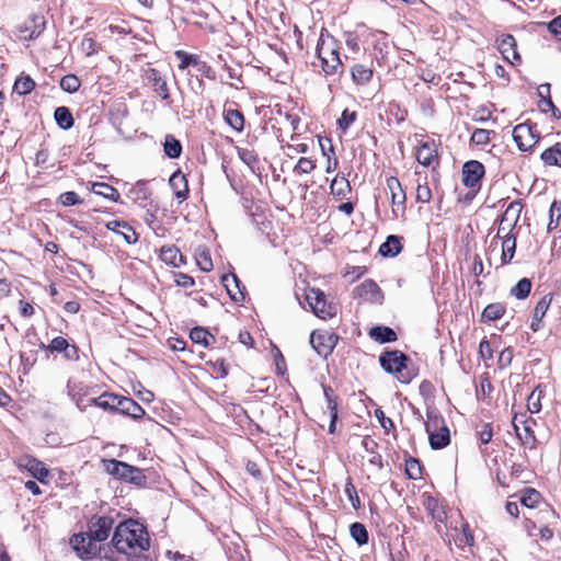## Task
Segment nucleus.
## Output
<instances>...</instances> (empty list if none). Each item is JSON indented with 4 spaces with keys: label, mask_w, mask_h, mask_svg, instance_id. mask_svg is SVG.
I'll list each match as a JSON object with an SVG mask.
<instances>
[{
    "label": "nucleus",
    "mask_w": 561,
    "mask_h": 561,
    "mask_svg": "<svg viewBox=\"0 0 561 561\" xmlns=\"http://www.w3.org/2000/svg\"><path fill=\"white\" fill-rule=\"evenodd\" d=\"M375 416L378 419L381 427L385 431L389 432L391 428L394 427L392 420L389 417H386L383 411L380 408L375 410Z\"/></svg>",
    "instance_id": "obj_57"
},
{
    "label": "nucleus",
    "mask_w": 561,
    "mask_h": 561,
    "mask_svg": "<svg viewBox=\"0 0 561 561\" xmlns=\"http://www.w3.org/2000/svg\"><path fill=\"white\" fill-rule=\"evenodd\" d=\"M70 545L78 557L84 560L95 558L101 553L100 543L88 534H76L70 539Z\"/></svg>",
    "instance_id": "obj_5"
},
{
    "label": "nucleus",
    "mask_w": 561,
    "mask_h": 561,
    "mask_svg": "<svg viewBox=\"0 0 561 561\" xmlns=\"http://www.w3.org/2000/svg\"><path fill=\"white\" fill-rule=\"evenodd\" d=\"M522 209H523V205L520 202L514 201V202L510 203V205L505 209L504 214L502 215L503 221L504 222L511 221V222H513V225H516L519 219Z\"/></svg>",
    "instance_id": "obj_38"
},
{
    "label": "nucleus",
    "mask_w": 561,
    "mask_h": 561,
    "mask_svg": "<svg viewBox=\"0 0 561 561\" xmlns=\"http://www.w3.org/2000/svg\"><path fill=\"white\" fill-rule=\"evenodd\" d=\"M324 397L327 400V408L331 411H337V403L333 397V390L330 387H323Z\"/></svg>",
    "instance_id": "obj_62"
},
{
    "label": "nucleus",
    "mask_w": 561,
    "mask_h": 561,
    "mask_svg": "<svg viewBox=\"0 0 561 561\" xmlns=\"http://www.w3.org/2000/svg\"><path fill=\"white\" fill-rule=\"evenodd\" d=\"M81 82L75 75H66L60 80V88L69 93H75L79 90Z\"/></svg>",
    "instance_id": "obj_46"
},
{
    "label": "nucleus",
    "mask_w": 561,
    "mask_h": 561,
    "mask_svg": "<svg viewBox=\"0 0 561 561\" xmlns=\"http://www.w3.org/2000/svg\"><path fill=\"white\" fill-rule=\"evenodd\" d=\"M100 400H101V396L95 397V398H89L87 400L79 399V400H77L76 404L80 411L85 412L89 407L98 408Z\"/></svg>",
    "instance_id": "obj_60"
},
{
    "label": "nucleus",
    "mask_w": 561,
    "mask_h": 561,
    "mask_svg": "<svg viewBox=\"0 0 561 561\" xmlns=\"http://www.w3.org/2000/svg\"><path fill=\"white\" fill-rule=\"evenodd\" d=\"M105 471L116 479L135 484L137 486H145L147 477L140 468L130 466L124 461L116 459L103 460Z\"/></svg>",
    "instance_id": "obj_4"
},
{
    "label": "nucleus",
    "mask_w": 561,
    "mask_h": 561,
    "mask_svg": "<svg viewBox=\"0 0 561 561\" xmlns=\"http://www.w3.org/2000/svg\"><path fill=\"white\" fill-rule=\"evenodd\" d=\"M332 335L329 334H316L314 332L310 336V343L314 351L320 355L327 357L333 348Z\"/></svg>",
    "instance_id": "obj_21"
},
{
    "label": "nucleus",
    "mask_w": 561,
    "mask_h": 561,
    "mask_svg": "<svg viewBox=\"0 0 561 561\" xmlns=\"http://www.w3.org/2000/svg\"><path fill=\"white\" fill-rule=\"evenodd\" d=\"M221 284L226 288L229 297L234 302H240V301L244 300V293H243L244 287L241 288V286H240L241 283L236 274L230 273V274L222 275Z\"/></svg>",
    "instance_id": "obj_14"
},
{
    "label": "nucleus",
    "mask_w": 561,
    "mask_h": 561,
    "mask_svg": "<svg viewBox=\"0 0 561 561\" xmlns=\"http://www.w3.org/2000/svg\"><path fill=\"white\" fill-rule=\"evenodd\" d=\"M535 423L534 420L522 421L523 432L517 433V437L520 439L522 444L530 449L536 448V436L534 431L531 430L529 423Z\"/></svg>",
    "instance_id": "obj_30"
},
{
    "label": "nucleus",
    "mask_w": 561,
    "mask_h": 561,
    "mask_svg": "<svg viewBox=\"0 0 561 561\" xmlns=\"http://www.w3.org/2000/svg\"><path fill=\"white\" fill-rule=\"evenodd\" d=\"M483 175L484 165L477 160H470L462 167V183L467 187L474 188L479 186Z\"/></svg>",
    "instance_id": "obj_12"
},
{
    "label": "nucleus",
    "mask_w": 561,
    "mask_h": 561,
    "mask_svg": "<svg viewBox=\"0 0 561 561\" xmlns=\"http://www.w3.org/2000/svg\"><path fill=\"white\" fill-rule=\"evenodd\" d=\"M515 226L516 225H513V222H511V221L504 222L503 218L501 217V221H500L497 232H496V238L503 240L508 237H515L514 234H512V231L515 228Z\"/></svg>",
    "instance_id": "obj_54"
},
{
    "label": "nucleus",
    "mask_w": 561,
    "mask_h": 561,
    "mask_svg": "<svg viewBox=\"0 0 561 561\" xmlns=\"http://www.w3.org/2000/svg\"><path fill=\"white\" fill-rule=\"evenodd\" d=\"M432 198V192H431V188L424 184H419L417 187H416V201L419 203H423V204H426V203H430Z\"/></svg>",
    "instance_id": "obj_55"
},
{
    "label": "nucleus",
    "mask_w": 561,
    "mask_h": 561,
    "mask_svg": "<svg viewBox=\"0 0 561 561\" xmlns=\"http://www.w3.org/2000/svg\"><path fill=\"white\" fill-rule=\"evenodd\" d=\"M345 493L352 502L354 508H357L359 505V497L357 495L356 488L351 480H348L345 484Z\"/></svg>",
    "instance_id": "obj_56"
},
{
    "label": "nucleus",
    "mask_w": 561,
    "mask_h": 561,
    "mask_svg": "<svg viewBox=\"0 0 561 561\" xmlns=\"http://www.w3.org/2000/svg\"><path fill=\"white\" fill-rule=\"evenodd\" d=\"M55 119L58 126L65 130L73 126V117L71 112L66 106H59L55 110Z\"/></svg>",
    "instance_id": "obj_31"
},
{
    "label": "nucleus",
    "mask_w": 561,
    "mask_h": 561,
    "mask_svg": "<svg viewBox=\"0 0 561 561\" xmlns=\"http://www.w3.org/2000/svg\"><path fill=\"white\" fill-rule=\"evenodd\" d=\"M551 301H552V295L547 294L543 297H541L540 300L537 302V305L534 309L533 320L530 323V329L534 332H537L542 328V319H543L547 310L549 309Z\"/></svg>",
    "instance_id": "obj_15"
},
{
    "label": "nucleus",
    "mask_w": 561,
    "mask_h": 561,
    "mask_svg": "<svg viewBox=\"0 0 561 561\" xmlns=\"http://www.w3.org/2000/svg\"><path fill=\"white\" fill-rule=\"evenodd\" d=\"M513 139L520 151H529L539 141L540 136L535 134L530 125L524 123L514 127Z\"/></svg>",
    "instance_id": "obj_8"
},
{
    "label": "nucleus",
    "mask_w": 561,
    "mask_h": 561,
    "mask_svg": "<svg viewBox=\"0 0 561 561\" xmlns=\"http://www.w3.org/2000/svg\"><path fill=\"white\" fill-rule=\"evenodd\" d=\"M369 336L379 343H389L397 341V333L389 327H374L369 331Z\"/></svg>",
    "instance_id": "obj_23"
},
{
    "label": "nucleus",
    "mask_w": 561,
    "mask_h": 561,
    "mask_svg": "<svg viewBox=\"0 0 561 561\" xmlns=\"http://www.w3.org/2000/svg\"><path fill=\"white\" fill-rule=\"evenodd\" d=\"M225 122L232 127L236 131H242L244 128V117L238 110L225 111Z\"/></svg>",
    "instance_id": "obj_32"
},
{
    "label": "nucleus",
    "mask_w": 561,
    "mask_h": 561,
    "mask_svg": "<svg viewBox=\"0 0 561 561\" xmlns=\"http://www.w3.org/2000/svg\"><path fill=\"white\" fill-rule=\"evenodd\" d=\"M112 545L119 553L127 557H139L149 549L150 538L145 525L134 519H127L116 526Z\"/></svg>",
    "instance_id": "obj_1"
},
{
    "label": "nucleus",
    "mask_w": 561,
    "mask_h": 561,
    "mask_svg": "<svg viewBox=\"0 0 561 561\" xmlns=\"http://www.w3.org/2000/svg\"><path fill=\"white\" fill-rule=\"evenodd\" d=\"M402 250L401 239L398 236H389L380 245L379 253L385 257H393Z\"/></svg>",
    "instance_id": "obj_22"
},
{
    "label": "nucleus",
    "mask_w": 561,
    "mask_h": 561,
    "mask_svg": "<svg viewBox=\"0 0 561 561\" xmlns=\"http://www.w3.org/2000/svg\"><path fill=\"white\" fill-rule=\"evenodd\" d=\"M26 468L32 477L37 479L41 483L48 482L49 471L45 467L44 462L36 459H31L28 460Z\"/></svg>",
    "instance_id": "obj_26"
},
{
    "label": "nucleus",
    "mask_w": 561,
    "mask_h": 561,
    "mask_svg": "<svg viewBox=\"0 0 561 561\" xmlns=\"http://www.w3.org/2000/svg\"><path fill=\"white\" fill-rule=\"evenodd\" d=\"M516 251V237H508L502 240V264L511 263Z\"/></svg>",
    "instance_id": "obj_33"
},
{
    "label": "nucleus",
    "mask_w": 561,
    "mask_h": 561,
    "mask_svg": "<svg viewBox=\"0 0 561 561\" xmlns=\"http://www.w3.org/2000/svg\"><path fill=\"white\" fill-rule=\"evenodd\" d=\"M548 30L559 39L561 41V15L554 18L548 24Z\"/></svg>",
    "instance_id": "obj_63"
},
{
    "label": "nucleus",
    "mask_w": 561,
    "mask_h": 561,
    "mask_svg": "<svg viewBox=\"0 0 561 561\" xmlns=\"http://www.w3.org/2000/svg\"><path fill=\"white\" fill-rule=\"evenodd\" d=\"M95 41L91 37H84L81 42L82 50L88 55H92L95 51Z\"/></svg>",
    "instance_id": "obj_64"
},
{
    "label": "nucleus",
    "mask_w": 561,
    "mask_h": 561,
    "mask_svg": "<svg viewBox=\"0 0 561 561\" xmlns=\"http://www.w3.org/2000/svg\"><path fill=\"white\" fill-rule=\"evenodd\" d=\"M540 497L541 495L538 491L528 488L524 491L520 497V503L526 507L533 508L539 503Z\"/></svg>",
    "instance_id": "obj_45"
},
{
    "label": "nucleus",
    "mask_w": 561,
    "mask_h": 561,
    "mask_svg": "<svg viewBox=\"0 0 561 561\" xmlns=\"http://www.w3.org/2000/svg\"><path fill=\"white\" fill-rule=\"evenodd\" d=\"M351 75L355 83L364 85L371 80L373 70L362 64H357L352 67Z\"/></svg>",
    "instance_id": "obj_29"
},
{
    "label": "nucleus",
    "mask_w": 561,
    "mask_h": 561,
    "mask_svg": "<svg viewBox=\"0 0 561 561\" xmlns=\"http://www.w3.org/2000/svg\"><path fill=\"white\" fill-rule=\"evenodd\" d=\"M91 190L94 194L101 195L112 202H117L119 199L118 191L107 183L95 182L92 184Z\"/></svg>",
    "instance_id": "obj_28"
},
{
    "label": "nucleus",
    "mask_w": 561,
    "mask_h": 561,
    "mask_svg": "<svg viewBox=\"0 0 561 561\" xmlns=\"http://www.w3.org/2000/svg\"><path fill=\"white\" fill-rule=\"evenodd\" d=\"M428 433V440L432 449H442L450 442V434L448 427L444 424L443 419L435 417L426 425Z\"/></svg>",
    "instance_id": "obj_7"
},
{
    "label": "nucleus",
    "mask_w": 561,
    "mask_h": 561,
    "mask_svg": "<svg viewBox=\"0 0 561 561\" xmlns=\"http://www.w3.org/2000/svg\"><path fill=\"white\" fill-rule=\"evenodd\" d=\"M117 403H119L118 396L105 392V393L101 394V400L99 402L98 408H100L106 412H110V413H115V412H117V410H116Z\"/></svg>",
    "instance_id": "obj_44"
},
{
    "label": "nucleus",
    "mask_w": 561,
    "mask_h": 561,
    "mask_svg": "<svg viewBox=\"0 0 561 561\" xmlns=\"http://www.w3.org/2000/svg\"><path fill=\"white\" fill-rule=\"evenodd\" d=\"M356 113L350 112L347 108L342 112L341 117L337 119L339 128L346 131L347 128L355 122Z\"/></svg>",
    "instance_id": "obj_51"
},
{
    "label": "nucleus",
    "mask_w": 561,
    "mask_h": 561,
    "mask_svg": "<svg viewBox=\"0 0 561 561\" xmlns=\"http://www.w3.org/2000/svg\"><path fill=\"white\" fill-rule=\"evenodd\" d=\"M356 295L365 300L376 302L381 297L379 286L373 279H365L355 288Z\"/></svg>",
    "instance_id": "obj_16"
},
{
    "label": "nucleus",
    "mask_w": 561,
    "mask_h": 561,
    "mask_svg": "<svg viewBox=\"0 0 561 561\" xmlns=\"http://www.w3.org/2000/svg\"><path fill=\"white\" fill-rule=\"evenodd\" d=\"M362 444H363V447L365 448V450L367 453H369L371 456L369 458V462L371 465L377 466L379 469L382 468L381 456L378 453H376V448L378 447V444L374 439H370V438L363 439Z\"/></svg>",
    "instance_id": "obj_40"
},
{
    "label": "nucleus",
    "mask_w": 561,
    "mask_h": 561,
    "mask_svg": "<svg viewBox=\"0 0 561 561\" xmlns=\"http://www.w3.org/2000/svg\"><path fill=\"white\" fill-rule=\"evenodd\" d=\"M540 158L546 165L561 168V144L558 142L546 149L541 153Z\"/></svg>",
    "instance_id": "obj_27"
},
{
    "label": "nucleus",
    "mask_w": 561,
    "mask_h": 561,
    "mask_svg": "<svg viewBox=\"0 0 561 561\" xmlns=\"http://www.w3.org/2000/svg\"><path fill=\"white\" fill-rule=\"evenodd\" d=\"M116 410L121 414L129 415L134 419L141 417L145 410L133 399L126 397H118Z\"/></svg>",
    "instance_id": "obj_20"
},
{
    "label": "nucleus",
    "mask_w": 561,
    "mask_h": 561,
    "mask_svg": "<svg viewBox=\"0 0 561 561\" xmlns=\"http://www.w3.org/2000/svg\"><path fill=\"white\" fill-rule=\"evenodd\" d=\"M316 168L312 160L308 158H300L294 168V172L297 174L310 173Z\"/></svg>",
    "instance_id": "obj_53"
},
{
    "label": "nucleus",
    "mask_w": 561,
    "mask_h": 561,
    "mask_svg": "<svg viewBox=\"0 0 561 561\" xmlns=\"http://www.w3.org/2000/svg\"><path fill=\"white\" fill-rule=\"evenodd\" d=\"M505 312V306L500 302H494L488 305L483 312L482 317L488 321H494L496 319H500Z\"/></svg>",
    "instance_id": "obj_43"
},
{
    "label": "nucleus",
    "mask_w": 561,
    "mask_h": 561,
    "mask_svg": "<svg viewBox=\"0 0 561 561\" xmlns=\"http://www.w3.org/2000/svg\"><path fill=\"white\" fill-rule=\"evenodd\" d=\"M169 184L174 192L179 203L184 202L188 196V184L185 175L181 171H176L169 180Z\"/></svg>",
    "instance_id": "obj_17"
},
{
    "label": "nucleus",
    "mask_w": 561,
    "mask_h": 561,
    "mask_svg": "<svg viewBox=\"0 0 561 561\" xmlns=\"http://www.w3.org/2000/svg\"><path fill=\"white\" fill-rule=\"evenodd\" d=\"M352 538L359 545L368 542V531L362 523H353L350 527Z\"/></svg>",
    "instance_id": "obj_41"
},
{
    "label": "nucleus",
    "mask_w": 561,
    "mask_h": 561,
    "mask_svg": "<svg viewBox=\"0 0 561 561\" xmlns=\"http://www.w3.org/2000/svg\"><path fill=\"white\" fill-rule=\"evenodd\" d=\"M306 299L317 317L328 319L335 316V307L327 302L325 295L320 289L310 288Z\"/></svg>",
    "instance_id": "obj_6"
},
{
    "label": "nucleus",
    "mask_w": 561,
    "mask_h": 561,
    "mask_svg": "<svg viewBox=\"0 0 561 561\" xmlns=\"http://www.w3.org/2000/svg\"><path fill=\"white\" fill-rule=\"evenodd\" d=\"M182 146L181 142L172 135H167L164 140V153L171 158L176 159L181 156Z\"/></svg>",
    "instance_id": "obj_37"
},
{
    "label": "nucleus",
    "mask_w": 561,
    "mask_h": 561,
    "mask_svg": "<svg viewBox=\"0 0 561 561\" xmlns=\"http://www.w3.org/2000/svg\"><path fill=\"white\" fill-rule=\"evenodd\" d=\"M531 287V280L527 277H524L511 288V295L517 299H525L530 294Z\"/></svg>",
    "instance_id": "obj_36"
},
{
    "label": "nucleus",
    "mask_w": 561,
    "mask_h": 561,
    "mask_svg": "<svg viewBox=\"0 0 561 561\" xmlns=\"http://www.w3.org/2000/svg\"><path fill=\"white\" fill-rule=\"evenodd\" d=\"M60 202L65 206H73L81 203L76 192H66L60 195Z\"/></svg>",
    "instance_id": "obj_59"
},
{
    "label": "nucleus",
    "mask_w": 561,
    "mask_h": 561,
    "mask_svg": "<svg viewBox=\"0 0 561 561\" xmlns=\"http://www.w3.org/2000/svg\"><path fill=\"white\" fill-rule=\"evenodd\" d=\"M387 187L390 191L391 194V202L393 205H402L405 202V193L401 186L400 181L390 176L387 179Z\"/></svg>",
    "instance_id": "obj_25"
},
{
    "label": "nucleus",
    "mask_w": 561,
    "mask_h": 561,
    "mask_svg": "<svg viewBox=\"0 0 561 561\" xmlns=\"http://www.w3.org/2000/svg\"><path fill=\"white\" fill-rule=\"evenodd\" d=\"M113 525L114 519L110 516H93L87 534L100 543L107 539Z\"/></svg>",
    "instance_id": "obj_9"
},
{
    "label": "nucleus",
    "mask_w": 561,
    "mask_h": 561,
    "mask_svg": "<svg viewBox=\"0 0 561 561\" xmlns=\"http://www.w3.org/2000/svg\"><path fill=\"white\" fill-rule=\"evenodd\" d=\"M196 263L203 272H209L213 270V261L210 253L207 250H199L196 253Z\"/></svg>",
    "instance_id": "obj_47"
},
{
    "label": "nucleus",
    "mask_w": 561,
    "mask_h": 561,
    "mask_svg": "<svg viewBox=\"0 0 561 561\" xmlns=\"http://www.w3.org/2000/svg\"><path fill=\"white\" fill-rule=\"evenodd\" d=\"M409 360V357L398 350L385 351L379 356L380 366L387 373L396 374L397 379L403 383H409L414 377V374L408 368L407 363Z\"/></svg>",
    "instance_id": "obj_3"
},
{
    "label": "nucleus",
    "mask_w": 561,
    "mask_h": 561,
    "mask_svg": "<svg viewBox=\"0 0 561 561\" xmlns=\"http://www.w3.org/2000/svg\"><path fill=\"white\" fill-rule=\"evenodd\" d=\"M405 472L410 479L416 480L421 478L422 470L420 461L415 458H410L407 460Z\"/></svg>",
    "instance_id": "obj_48"
},
{
    "label": "nucleus",
    "mask_w": 561,
    "mask_h": 561,
    "mask_svg": "<svg viewBox=\"0 0 561 561\" xmlns=\"http://www.w3.org/2000/svg\"><path fill=\"white\" fill-rule=\"evenodd\" d=\"M497 49L503 58L511 65L520 62V56L516 49V41L513 35L504 34L496 38Z\"/></svg>",
    "instance_id": "obj_13"
},
{
    "label": "nucleus",
    "mask_w": 561,
    "mask_h": 561,
    "mask_svg": "<svg viewBox=\"0 0 561 561\" xmlns=\"http://www.w3.org/2000/svg\"><path fill=\"white\" fill-rule=\"evenodd\" d=\"M238 156L249 167H252L257 161L256 156L249 149H239Z\"/></svg>",
    "instance_id": "obj_61"
},
{
    "label": "nucleus",
    "mask_w": 561,
    "mask_h": 561,
    "mask_svg": "<svg viewBox=\"0 0 561 561\" xmlns=\"http://www.w3.org/2000/svg\"><path fill=\"white\" fill-rule=\"evenodd\" d=\"M145 79L152 87L153 91L163 101H170L169 87L165 76L156 68H148L145 71Z\"/></svg>",
    "instance_id": "obj_11"
},
{
    "label": "nucleus",
    "mask_w": 561,
    "mask_h": 561,
    "mask_svg": "<svg viewBox=\"0 0 561 561\" xmlns=\"http://www.w3.org/2000/svg\"><path fill=\"white\" fill-rule=\"evenodd\" d=\"M331 193L337 197H344L351 191V185L347 179L336 175L330 185Z\"/></svg>",
    "instance_id": "obj_35"
},
{
    "label": "nucleus",
    "mask_w": 561,
    "mask_h": 561,
    "mask_svg": "<svg viewBox=\"0 0 561 561\" xmlns=\"http://www.w3.org/2000/svg\"><path fill=\"white\" fill-rule=\"evenodd\" d=\"M493 131L491 130H488V129H483V128H478L476 129L473 133H472V136H471V142L477 145V146H483V145H486L489 141H490V135L492 134Z\"/></svg>",
    "instance_id": "obj_49"
},
{
    "label": "nucleus",
    "mask_w": 561,
    "mask_h": 561,
    "mask_svg": "<svg viewBox=\"0 0 561 561\" xmlns=\"http://www.w3.org/2000/svg\"><path fill=\"white\" fill-rule=\"evenodd\" d=\"M160 259L174 267H179L184 262L182 253L175 247H162Z\"/></svg>",
    "instance_id": "obj_24"
},
{
    "label": "nucleus",
    "mask_w": 561,
    "mask_h": 561,
    "mask_svg": "<svg viewBox=\"0 0 561 561\" xmlns=\"http://www.w3.org/2000/svg\"><path fill=\"white\" fill-rule=\"evenodd\" d=\"M68 344L69 343L65 337L57 336L51 340L49 345L46 346L45 344H41V347L48 350L50 352L64 353V351L67 348Z\"/></svg>",
    "instance_id": "obj_50"
},
{
    "label": "nucleus",
    "mask_w": 561,
    "mask_h": 561,
    "mask_svg": "<svg viewBox=\"0 0 561 561\" xmlns=\"http://www.w3.org/2000/svg\"><path fill=\"white\" fill-rule=\"evenodd\" d=\"M317 57L324 75L332 76L342 72L343 65L339 51L335 48L334 41L330 36L324 38L323 33L318 41Z\"/></svg>",
    "instance_id": "obj_2"
},
{
    "label": "nucleus",
    "mask_w": 561,
    "mask_h": 561,
    "mask_svg": "<svg viewBox=\"0 0 561 561\" xmlns=\"http://www.w3.org/2000/svg\"><path fill=\"white\" fill-rule=\"evenodd\" d=\"M46 21L41 14H33L18 27L20 38L31 41L38 37L45 30Z\"/></svg>",
    "instance_id": "obj_10"
},
{
    "label": "nucleus",
    "mask_w": 561,
    "mask_h": 561,
    "mask_svg": "<svg viewBox=\"0 0 561 561\" xmlns=\"http://www.w3.org/2000/svg\"><path fill=\"white\" fill-rule=\"evenodd\" d=\"M416 160L424 167H430L437 161V150L434 141L423 142L416 150Z\"/></svg>",
    "instance_id": "obj_19"
},
{
    "label": "nucleus",
    "mask_w": 561,
    "mask_h": 561,
    "mask_svg": "<svg viewBox=\"0 0 561 561\" xmlns=\"http://www.w3.org/2000/svg\"><path fill=\"white\" fill-rule=\"evenodd\" d=\"M106 228L111 231L117 232L123 236L128 244H134L138 240V236L133 227L127 222L121 220H111L106 224Z\"/></svg>",
    "instance_id": "obj_18"
},
{
    "label": "nucleus",
    "mask_w": 561,
    "mask_h": 561,
    "mask_svg": "<svg viewBox=\"0 0 561 561\" xmlns=\"http://www.w3.org/2000/svg\"><path fill=\"white\" fill-rule=\"evenodd\" d=\"M35 88V81L30 76H21L15 80L14 91L20 95L31 93Z\"/></svg>",
    "instance_id": "obj_39"
},
{
    "label": "nucleus",
    "mask_w": 561,
    "mask_h": 561,
    "mask_svg": "<svg viewBox=\"0 0 561 561\" xmlns=\"http://www.w3.org/2000/svg\"><path fill=\"white\" fill-rule=\"evenodd\" d=\"M174 282L176 283V285L184 287V288L192 287L195 284L194 278L184 273H175Z\"/></svg>",
    "instance_id": "obj_58"
},
{
    "label": "nucleus",
    "mask_w": 561,
    "mask_h": 561,
    "mask_svg": "<svg viewBox=\"0 0 561 561\" xmlns=\"http://www.w3.org/2000/svg\"><path fill=\"white\" fill-rule=\"evenodd\" d=\"M427 510L431 512V515L435 520L439 523H443L445 520L446 513L442 507L438 506L436 501L428 500Z\"/></svg>",
    "instance_id": "obj_52"
},
{
    "label": "nucleus",
    "mask_w": 561,
    "mask_h": 561,
    "mask_svg": "<svg viewBox=\"0 0 561 561\" xmlns=\"http://www.w3.org/2000/svg\"><path fill=\"white\" fill-rule=\"evenodd\" d=\"M190 337L194 343L201 344L204 347L209 346L210 340H215V337L202 327L193 328L190 332Z\"/></svg>",
    "instance_id": "obj_34"
},
{
    "label": "nucleus",
    "mask_w": 561,
    "mask_h": 561,
    "mask_svg": "<svg viewBox=\"0 0 561 561\" xmlns=\"http://www.w3.org/2000/svg\"><path fill=\"white\" fill-rule=\"evenodd\" d=\"M561 219V202L553 201L549 209L548 231L557 229Z\"/></svg>",
    "instance_id": "obj_42"
}]
</instances>
